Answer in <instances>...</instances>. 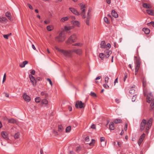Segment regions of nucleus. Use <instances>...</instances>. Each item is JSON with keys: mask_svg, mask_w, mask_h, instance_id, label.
<instances>
[{"mask_svg": "<svg viewBox=\"0 0 154 154\" xmlns=\"http://www.w3.org/2000/svg\"><path fill=\"white\" fill-rule=\"evenodd\" d=\"M152 123V119L150 118L147 122L145 119H143L140 125V131H142L145 128L148 131L150 128Z\"/></svg>", "mask_w": 154, "mask_h": 154, "instance_id": "f257e3e1", "label": "nucleus"}, {"mask_svg": "<svg viewBox=\"0 0 154 154\" xmlns=\"http://www.w3.org/2000/svg\"><path fill=\"white\" fill-rule=\"evenodd\" d=\"M55 49L62 55H63L65 57V59L66 58L70 57H72V54L70 53L68 51L60 49L57 47H55Z\"/></svg>", "mask_w": 154, "mask_h": 154, "instance_id": "f03ea898", "label": "nucleus"}, {"mask_svg": "<svg viewBox=\"0 0 154 154\" xmlns=\"http://www.w3.org/2000/svg\"><path fill=\"white\" fill-rule=\"evenodd\" d=\"M80 8V10L81 11V14L83 18H86L85 11L86 6L84 3L82 2L79 3L78 4Z\"/></svg>", "mask_w": 154, "mask_h": 154, "instance_id": "7ed1b4c3", "label": "nucleus"}, {"mask_svg": "<svg viewBox=\"0 0 154 154\" xmlns=\"http://www.w3.org/2000/svg\"><path fill=\"white\" fill-rule=\"evenodd\" d=\"M65 39V36L63 31H61L59 33L58 35L55 38V40L58 42L63 41Z\"/></svg>", "mask_w": 154, "mask_h": 154, "instance_id": "20e7f679", "label": "nucleus"}, {"mask_svg": "<svg viewBox=\"0 0 154 154\" xmlns=\"http://www.w3.org/2000/svg\"><path fill=\"white\" fill-rule=\"evenodd\" d=\"M104 54L101 53L99 54V57L102 60H104L105 57H108L111 54L112 51L108 49H106L104 51Z\"/></svg>", "mask_w": 154, "mask_h": 154, "instance_id": "39448f33", "label": "nucleus"}, {"mask_svg": "<svg viewBox=\"0 0 154 154\" xmlns=\"http://www.w3.org/2000/svg\"><path fill=\"white\" fill-rule=\"evenodd\" d=\"M77 40V38L76 35L73 34L70 36L66 41V43L67 44H71L75 42Z\"/></svg>", "mask_w": 154, "mask_h": 154, "instance_id": "423d86ee", "label": "nucleus"}, {"mask_svg": "<svg viewBox=\"0 0 154 154\" xmlns=\"http://www.w3.org/2000/svg\"><path fill=\"white\" fill-rule=\"evenodd\" d=\"M134 59L135 60L134 61L136 64L135 67V72H137L140 66V58H137L136 57H134Z\"/></svg>", "mask_w": 154, "mask_h": 154, "instance_id": "0eeeda50", "label": "nucleus"}, {"mask_svg": "<svg viewBox=\"0 0 154 154\" xmlns=\"http://www.w3.org/2000/svg\"><path fill=\"white\" fill-rule=\"evenodd\" d=\"M91 11L90 10H89L87 13L85 22L86 24L88 26L89 25V20L91 19Z\"/></svg>", "mask_w": 154, "mask_h": 154, "instance_id": "6e6552de", "label": "nucleus"}, {"mask_svg": "<svg viewBox=\"0 0 154 154\" xmlns=\"http://www.w3.org/2000/svg\"><path fill=\"white\" fill-rule=\"evenodd\" d=\"M75 107L77 108L79 107L81 109L85 107V104L82 103V101H78L76 102Z\"/></svg>", "mask_w": 154, "mask_h": 154, "instance_id": "1a4fd4ad", "label": "nucleus"}, {"mask_svg": "<svg viewBox=\"0 0 154 154\" xmlns=\"http://www.w3.org/2000/svg\"><path fill=\"white\" fill-rule=\"evenodd\" d=\"M29 76L32 85L33 86H35L36 85V80L35 77L31 75H29Z\"/></svg>", "mask_w": 154, "mask_h": 154, "instance_id": "9d476101", "label": "nucleus"}, {"mask_svg": "<svg viewBox=\"0 0 154 154\" xmlns=\"http://www.w3.org/2000/svg\"><path fill=\"white\" fill-rule=\"evenodd\" d=\"M146 81L143 79V90L144 94L145 96L146 95L147 93V89L146 88Z\"/></svg>", "mask_w": 154, "mask_h": 154, "instance_id": "9b49d317", "label": "nucleus"}, {"mask_svg": "<svg viewBox=\"0 0 154 154\" xmlns=\"http://www.w3.org/2000/svg\"><path fill=\"white\" fill-rule=\"evenodd\" d=\"M23 97L24 100L27 102H29L31 100L30 97L26 94V93H24L23 95Z\"/></svg>", "mask_w": 154, "mask_h": 154, "instance_id": "f8f14e48", "label": "nucleus"}, {"mask_svg": "<svg viewBox=\"0 0 154 154\" xmlns=\"http://www.w3.org/2000/svg\"><path fill=\"white\" fill-rule=\"evenodd\" d=\"M69 9L74 14L78 16L80 15L79 13L75 8H69Z\"/></svg>", "mask_w": 154, "mask_h": 154, "instance_id": "ddd939ff", "label": "nucleus"}, {"mask_svg": "<svg viewBox=\"0 0 154 154\" xmlns=\"http://www.w3.org/2000/svg\"><path fill=\"white\" fill-rule=\"evenodd\" d=\"M152 95H151V94H148L147 95L146 101L148 103H150L153 99L152 98Z\"/></svg>", "mask_w": 154, "mask_h": 154, "instance_id": "4468645a", "label": "nucleus"}, {"mask_svg": "<svg viewBox=\"0 0 154 154\" xmlns=\"http://www.w3.org/2000/svg\"><path fill=\"white\" fill-rule=\"evenodd\" d=\"M145 134H143L140 137V138L138 141V143L139 146L141 144L145 138Z\"/></svg>", "mask_w": 154, "mask_h": 154, "instance_id": "2eb2a0df", "label": "nucleus"}, {"mask_svg": "<svg viewBox=\"0 0 154 154\" xmlns=\"http://www.w3.org/2000/svg\"><path fill=\"white\" fill-rule=\"evenodd\" d=\"M72 23L75 26H77L78 27H80V23L78 21H72Z\"/></svg>", "mask_w": 154, "mask_h": 154, "instance_id": "dca6fc26", "label": "nucleus"}, {"mask_svg": "<svg viewBox=\"0 0 154 154\" xmlns=\"http://www.w3.org/2000/svg\"><path fill=\"white\" fill-rule=\"evenodd\" d=\"M1 134L4 138L7 140L8 139V134L5 132L3 131L1 133Z\"/></svg>", "mask_w": 154, "mask_h": 154, "instance_id": "f3484780", "label": "nucleus"}, {"mask_svg": "<svg viewBox=\"0 0 154 154\" xmlns=\"http://www.w3.org/2000/svg\"><path fill=\"white\" fill-rule=\"evenodd\" d=\"M143 7L145 8H152V6L150 4L144 3L143 4Z\"/></svg>", "mask_w": 154, "mask_h": 154, "instance_id": "a211bd4d", "label": "nucleus"}, {"mask_svg": "<svg viewBox=\"0 0 154 154\" xmlns=\"http://www.w3.org/2000/svg\"><path fill=\"white\" fill-rule=\"evenodd\" d=\"M7 19L5 17H0V23H4L7 22Z\"/></svg>", "mask_w": 154, "mask_h": 154, "instance_id": "6ab92c4d", "label": "nucleus"}, {"mask_svg": "<svg viewBox=\"0 0 154 154\" xmlns=\"http://www.w3.org/2000/svg\"><path fill=\"white\" fill-rule=\"evenodd\" d=\"M109 128L111 130H113L115 129V127L114 126V123L113 122H110L109 125Z\"/></svg>", "mask_w": 154, "mask_h": 154, "instance_id": "aec40b11", "label": "nucleus"}, {"mask_svg": "<svg viewBox=\"0 0 154 154\" xmlns=\"http://www.w3.org/2000/svg\"><path fill=\"white\" fill-rule=\"evenodd\" d=\"M146 12L149 15L154 16V10H147Z\"/></svg>", "mask_w": 154, "mask_h": 154, "instance_id": "412c9836", "label": "nucleus"}, {"mask_svg": "<svg viewBox=\"0 0 154 154\" xmlns=\"http://www.w3.org/2000/svg\"><path fill=\"white\" fill-rule=\"evenodd\" d=\"M74 27V26H64V29L66 31H67L69 30L73 29Z\"/></svg>", "mask_w": 154, "mask_h": 154, "instance_id": "4be33fe9", "label": "nucleus"}, {"mask_svg": "<svg viewBox=\"0 0 154 154\" xmlns=\"http://www.w3.org/2000/svg\"><path fill=\"white\" fill-rule=\"evenodd\" d=\"M111 14L115 18H117L118 17V15L117 13L114 10L112 11Z\"/></svg>", "mask_w": 154, "mask_h": 154, "instance_id": "5701e85b", "label": "nucleus"}, {"mask_svg": "<svg viewBox=\"0 0 154 154\" xmlns=\"http://www.w3.org/2000/svg\"><path fill=\"white\" fill-rule=\"evenodd\" d=\"M75 53L78 55H80L82 53V51L80 49H75Z\"/></svg>", "mask_w": 154, "mask_h": 154, "instance_id": "b1692460", "label": "nucleus"}, {"mask_svg": "<svg viewBox=\"0 0 154 154\" xmlns=\"http://www.w3.org/2000/svg\"><path fill=\"white\" fill-rule=\"evenodd\" d=\"M100 48H106V43L105 41H103L101 42L100 44Z\"/></svg>", "mask_w": 154, "mask_h": 154, "instance_id": "393cba45", "label": "nucleus"}, {"mask_svg": "<svg viewBox=\"0 0 154 154\" xmlns=\"http://www.w3.org/2000/svg\"><path fill=\"white\" fill-rule=\"evenodd\" d=\"M28 63V62L27 61H24L22 63H20V66L21 68H23L25 67L26 65Z\"/></svg>", "mask_w": 154, "mask_h": 154, "instance_id": "a878e982", "label": "nucleus"}, {"mask_svg": "<svg viewBox=\"0 0 154 154\" xmlns=\"http://www.w3.org/2000/svg\"><path fill=\"white\" fill-rule=\"evenodd\" d=\"M143 31L146 34H149L150 32V30L147 28H144L143 29Z\"/></svg>", "mask_w": 154, "mask_h": 154, "instance_id": "bb28decb", "label": "nucleus"}, {"mask_svg": "<svg viewBox=\"0 0 154 154\" xmlns=\"http://www.w3.org/2000/svg\"><path fill=\"white\" fill-rule=\"evenodd\" d=\"M8 122L9 123L15 124L16 123L17 121L14 119L13 118H11L8 120Z\"/></svg>", "mask_w": 154, "mask_h": 154, "instance_id": "cd10ccee", "label": "nucleus"}, {"mask_svg": "<svg viewBox=\"0 0 154 154\" xmlns=\"http://www.w3.org/2000/svg\"><path fill=\"white\" fill-rule=\"evenodd\" d=\"M54 29V27L52 25H48L47 27V29L48 31H51Z\"/></svg>", "mask_w": 154, "mask_h": 154, "instance_id": "c85d7f7f", "label": "nucleus"}, {"mask_svg": "<svg viewBox=\"0 0 154 154\" xmlns=\"http://www.w3.org/2000/svg\"><path fill=\"white\" fill-rule=\"evenodd\" d=\"M68 19L69 18L67 17H63L61 19L60 21L62 22H63L65 21H67Z\"/></svg>", "mask_w": 154, "mask_h": 154, "instance_id": "c756f323", "label": "nucleus"}, {"mask_svg": "<svg viewBox=\"0 0 154 154\" xmlns=\"http://www.w3.org/2000/svg\"><path fill=\"white\" fill-rule=\"evenodd\" d=\"M114 122L116 124L121 123L122 122V120L121 119H117L114 121Z\"/></svg>", "mask_w": 154, "mask_h": 154, "instance_id": "7c9ffc66", "label": "nucleus"}, {"mask_svg": "<svg viewBox=\"0 0 154 154\" xmlns=\"http://www.w3.org/2000/svg\"><path fill=\"white\" fill-rule=\"evenodd\" d=\"M5 15L6 17L8 18L10 20L11 19V14L8 12H7L5 14Z\"/></svg>", "mask_w": 154, "mask_h": 154, "instance_id": "2f4dec72", "label": "nucleus"}, {"mask_svg": "<svg viewBox=\"0 0 154 154\" xmlns=\"http://www.w3.org/2000/svg\"><path fill=\"white\" fill-rule=\"evenodd\" d=\"M151 102L150 107L152 109H153L154 108V98H153Z\"/></svg>", "mask_w": 154, "mask_h": 154, "instance_id": "473e14b6", "label": "nucleus"}, {"mask_svg": "<svg viewBox=\"0 0 154 154\" xmlns=\"http://www.w3.org/2000/svg\"><path fill=\"white\" fill-rule=\"evenodd\" d=\"M41 102L42 104L47 105L48 104V101L46 99H44L41 101Z\"/></svg>", "mask_w": 154, "mask_h": 154, "instance_id": "72a5a7b5", "label": "nucleus"}, {"mask_svg": "<svg viewBox=\"0 0 154 154\" xmlns=\"http://www.w3.org/2000/svg\"><path fill=\"white\" fill-rule=\"evenodd\" d=\"M71 128L70 126L67 127L65 131L66 133L69 132L71 130Z\"/></svg>", "mask_w": 154, "mask_h": 154, "instance_id": "f704fd0d", "label": "nucleus"}, {"mask_svg": "<svg viewBox=\"0 0 154 154\" xmlns=\"http://www.w3.org/2000/svg\"><path fill=\"white\" fill-rule=\"evenodd\" d=\"M58 130L60 132H62L63 131V127L61 125L58 126Z\"/></svg>", "mask_w": 154, "mask_h": 154, "instance_id": "c9c22d12", "label": "nucleus"}, {"mask_svg": "<svg viewBox=\"0 0 154 154\" xmlns=\"http://www.w3.org/2000/svg\"><path fill=\"white\" fill-rule=\"evenodd\" d=\"M104 20L105 22L107 24H109L110 23L109 21L108 20V18L106 17H104Z\"/></svg>", "mask_w": 154, "mask_h": 154, "instance_id": "e433bc0d", "label": "nucleus"}, {"mask_svg": "<svg viewBox=\"0 0 154 154\" xmlns=\"http://www.w3.org/2000/svg\"><path fill=\"white\" fill-rule=\"evenodd\" d=\"M20 136V134L19 133H16L14 136V138L15 139H18L19 138Z\"/></svg>", "mask_w": 154, "mask_h": 154, "instance_id": "4c0bfd02", "label": "nucleus"}, {"mask_svg": "<svg viewBox=\"0 0 154 154\" xmlns=\"http://www.w3.org/2000/svg\"><path fill=\"white\" fill-rule=\"evenodd\" d=\"M95 140L92 139L91 142V143H89V145L91 146H93V145H94V144L95 143Z\"/></svg>", "mask_w": 154, "mask_h": 154, "instance_id": "58836bf2", "label": "nucleus"}, {"mask_svg": "<svg viewBox=\"0 0 154 154\" xmlns=\"http://www.w3.org/2000/svg\"><path fill=\"white\" fill-rule=\"evenodd\" d=\"M35 101L36 103H39L41 101V99L39 97H37L35 98Z\"/></svg>", "mask_w": 154, "mask_h": 154, "instance_id": "ea45409f", "label": "nucleus"}, {"mask_svg": "<svg viewBox=\"0 0 154 154\" xmlns=\"http://www.w3.org/2000/svg\"><path fill=\"white\" fill-rule=\"evenodd\" d=\"M90 95L92 97H97V95L95 93H94V92H92V91L91 92V93L90 94Z\"/></svg>", "mask_w": 154, "mask_h": 154, "instance_id": "a19ab883", "label": "nucleus"}, {"mask_svg": "<svg viewBox=\"0 0 154 154\" xmlns=\"http://www.w3.org/2000/svg\"><path fill=\"white\" fill-rule=\"evenodd\" d=\"M105 138L104 137H101L100 138V141L101 142H102L103 141H105V144H106V141H105Z\"/></svg>", "mask_w": 154, "mask_h": 154, "instance_id": "79ce46f5", "label": "nucleus"}, {"mask_svg": "<svg viewBox=\"0 0 154 154\" xmlns=\"http://www.w3.org/2000/svg\"><path fill=\"white\" fill-rule=\"evenodd\" d=\"M72 45L74 46H81L82 45V44L81 43H79L74 44Z\"/></svg>", "mask_w": 154, "mask_h": 154, "instance_id": "37998d69", "label": "nucleus"}, {"mask_svg": "<svg viewBox=\"0 0 154 154\" xmlns=\"http://www.w3.org/2000/svg\"><path fill=\"white\" fill-rule=\"evenodd\" d=\"M150 24H151L152 26L154 27V22L153 21H151V22L148 23L147 25L148 26H150Z\"/></svg>", "mask_w": 154, "mask_h": 154, "instance_id": "c03bdc74", "label": "nucleus"}, {"mask_svg": "<svg viewBox=\"0 0 154 154\" xmlns=\"http://www.w3.org/2000/svg\"><path fill=\"white\" fill-rule=\"evenodd\" d=\"M135 92V90L134 89H131L129 91V93L131 94H134Z\"/></svg>", "mask_w": 154, "mask_h": 154, "instance_id": "a18cd8bd", "label": "nucleus"}, {"mask_svg": "<svg viewBox=\"0 0 154 154\" xmlns=\"http://www.w3.org/2000/svg\"><path fill=\"white\" fill-rule=\"evenodd\" d=\"M47 80L49 82L50 84L52 86V83L51 80L49 78H47Z\"/></svg>", "mask_w": 154, "mask_h": 154, "instance_id": "49530a36", "label": "nucleus"}, {"mask_svg": "<svg viewBox=\"0 0 154 154\" xmlns=\"http://www.w3.org/2000/svg\"><path fill=\"white\" fill-rule=\"evenodd\" d=\"M6 74L5 73L4 74V75L3 76V81H2L3 83L6 80Z\"/></svg>", "mask_w": 154, "mask_h": 154, "instance_id": "de8ad7c7", "label": "nucleus"}, {"mask_svg": "<svg viewBox=\"0 0 154 154\" xmlns=\"http://www.w3.org/2000/svg\"><path fill=\"white\" fill-rule=\"evenodd\" d=\"M91 128L93 129H96L95 125L94 124H92L91 125Z\"/></svg>", "mask_w": 154, "mask_h": 154, "instance_id": "09e8293b", "label": "nucleus"}, {"mask_svg": "<svg viewBox=\"0 0 154 154\" xmlns=\"http://www.w3.org/2000/svg\"><path fill=\"white\" fill-rule=\"evenodd\" d=\"M127 77H128V74L127 73H125V76L123 78L124 81V82H125V81H126V79L127 78Z\"/></svg>", "mask_w": 154, "mask_h": 154, "instance_id": "8fccbe9b", "label": "nucleus"}, {"mask_svg": "<svg viewBox=\"0 0 154 154\" xmlns=\"http://www.w3.org/2000/svg\"><path fill=\"white\" fill-rule=\"evenodd\" d=\"M50 21L49 20H45L44 21V23L45 24H48L50 23Z\"/></svg>", "mask_w": 154, "mask_h": 154, "instance_id": "3c124183", "label": "nucleus"}, {"mask_svg": "<svg viewBox=\"0 0 154 154\" xmlns=\"http://www.w3.org/2000/svg\"><path fill=\"white\" fill-rule=\"evenodd\" d=\"M109 78L108 76H106L105 78V83H108Z\"/></svg>", "mask_w": 154, "mask_h": 154, "instance_id": "603ef678", "label": "nucleus"}, {"mask_svg": "<svg viewBox=\"0 0 154 154\" xmlns=\"http://www.w3.org/2000/svg\"><path fill=\"white\" fill-rule=\"evenodd\" d=\"M9 36V35L8 34L4 35H3V37L5 38L8 39Z\"/></svg>", "mask_w": 154, "mask_h": 154, "instance_id": "864d4df0", "label": "nucleus"}, {"mask_svg": "<svg viewBox=\"0 0 154 154\" xmlns=\"http://www.w3.org/2000/svg\"><path fill=\"white\" fill-rule=\"evenodd\" d=\"M103 86L106 88H109V86L107 84H104Z\"/></svg>", "mask_w": 154, "mask_h": 154, "instance_id": "5fc2aeb1", "label": "nucleus"}, {"mask_svg": "<svg viewBox=\"0 0 154 154\" xmlns=\"http://www.w3.org/2000/svg\"><path fill=\"white\" fill-rule=\"evenodd\" d=\"M3 94H4L5 95V96L6 97H9V94H8L5 93V92H3Z\"/></svg>", "mask_w": 154, "mask_h": 154, "instance_id": "6e6d98bb", "label": "nucleus"}, {"mask_svg": "<svg viewBox=\"0 0 154 154\" xmlns=\"http://www.w3.org/2000/svg\"><path fill=\"white\" fill-rule=\"evenodd\" d=\"M27 5H28L29 7V8L30 9H32V10L33 9V8H32V6L31 5H30L29 4H28Z\"/></svg>", "mask_w": 154, "mask_h": 154, "instance_id": "4d7b16f0", "label": "nucleus"}, {"mask_svg": "<svg viewBox=\"0 0 154 154\" xmlns=\"http://www.w3.org/2000/svg\"><path fill=\"white\" fill-rule=\"evenodd\" d=\"M31 75H35V70H32L31 72Z\"/></svg>", "mask_w": 154, "mask_h": 154, "instance_id": "13d9d810", "label": "nucleus"}, {"mask_svg": "<svg viewBox=\"0 0 154 154\" xmlns=\"http://www.w3.org/2000/svg\"><path fill=\"white\" fill-rule=\"evenodd\" d=\"M75 49H73L72 50H70L69 51L70 52V54H71V53L74 52H75Z\"/></svg>", "mask_w": 154, "mask_h": 154, "instance_id": "bf43d9fd", "label": "nucleus"}, {"mask_svg": "<svg viewBox=\"0 0 154 154\" xmlns=\"http://www.w3.org/2000/svg\"><path fill=\"white\" fill-rule=\"evenodd\" d=\"M128 128V124L126 123L125 126V131H126Z\"/></svg>", "mask_w": 154, "mask_h": 154, "instance_id": "052dcab7", "label": "nucleus"}, {"mask_svg": "<svg viewBox=\"0 0 154 154\" xmlns=\"http://www.w3.org/2000/svg\"><path fill=\"white\" fill-rule=\"evenodd\" d=\"M106 46L110 48L111 47V45L110 43H108L106 45Z\"/></svg>", "mask_w": 154, "mask_h": 154, "instance_id": "680f3d73", "label": "nucleus"}, {"mask_svg": "<svg viewBox=\"0 0 154 154\" xmlns=\"http://www.w3.org/2000/svg\"><path fill=\"white\" fill-rule=\"evenodd\" d=\"M85 140L86 141H88L89 140V137H87L85 139Z\"/></svg>", "mask_w": 154, "mask_h": 154, "instance_id": "e2e57ef3", "label": "nucleus"}, {"mask_svg": "<svg viewBox=\"0 0 154 154\" xmlns=\"http://www.w3.org/2000/svg\"><path fill=\"white\" fill-rule=\"evenodd\" d=\"M118 82V78H117L116 79H115V80L114 81V85H115V84L116 83H117Z\"/></svg>", "mask_w": 154, "mask_h": 154, "instance_id": "0e129e2a", "label": "nucleus"}, {"mask_svg": "<svg viewBox=\"0 0 154 154\" xmlns=\"http://www.w3.org/2000/svg\"><path fill=\"white\" fill-rule=\"evenodd\" d=\"M136 97L135 96H134L132 98V101H134L135 100Z\"/></svg>", "mask_w": 154, "mask_h": 154, "instance_id": "69168bd1", "label": "nucleus"}, {"mask_svg": "<svg viewBox=\"0 0 154 154\" xmlns=\"http://www.w3.org/2000/svg\"><path fill=\"white\" fill-rule=\"evenodd\" d=\"M32 48L34 50H36V48L35 46V45H34L33 44H32Z\"/></svg>", "mask_w": 154, "mask_h": 154, "instance_id": "338daca9", "label": "nucleus"}, {"mask_svg": "<svg viewBox=\"0 0 154 154\" xmlns=\"http://www.w3.org/2000/svg\"><path fill=\"white\" fill-rule=\"evenodd\" d=\"M106 2L109 4H110L111 3V0H106Z\"/></svg>", "mask_w": 154, "mask_h": 154, "instance_id": "774afa93", "label": "nucleus"}]
</instances>
